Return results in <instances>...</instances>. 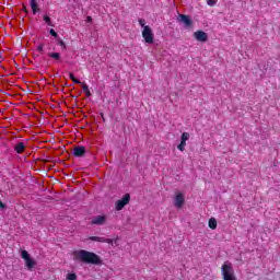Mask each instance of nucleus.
<instances>
[{
  "instance_id": "obj_1",
  "label": "nucleus",
  "mask_w": 280,
  "mask_h": 280,
  "mask_svg": "<svg viewBox=\"0 0 280 280\" xmlns=\"http://www.w3.org/2000/svg\"><path fill=\"white\" fill-rule=\"evenodd\" d=\"M74 259L83 264H92V266H102V258L100 255L89 252L86 249L75 250Z\"/></svg>"
},
{
  "instance_id": "obj_2",
  "label": "nucleus",
  "mask_w": 280,
  "mask_h": 280,
  "mask_svg": "<svg viewBox=\"0 0 280 280\" xmlns=\"http://www.w3.org/2000/svg\"><path fill=\"white\" fill-rule=\"evenodd\" d=\"M221 277L223 280H237L235 269H233V265L231 262H224L221 266Z\"/></svg>"
},
{
  "instance_id": "obj_3",
  "label": "nucleus",
  "mask_w": 280,
  "mask_h": 280,
  "mask_svg": "<svg viewBox=\"0 0 280 280\" xmlns=\"http://www.w3.org/2000/svg\"><path fill=\"white\" fill-rule=\"evenodd\" d=\"M142 38L148 45H152V43H154V33H152V27H150V25L144 26L142 31Z\"/></svg>"
},
{
  "instance_id": "obj_4",
  "label": "nucleus",
  "mask_w": 280,
  "mask_h": 280,
  "mask_svg": "<svg viewBox=\"0 0 280 280\" xmlns=\"http://www.w3.org/2000/svg\"><path fill=\"white\" fill-rule=\"evenodd\" d=\"M22 259H24L25 261L26 269L30 271H33L34 268L36 267V261L32 259L27 250H22Z\"/></svg>"
},
{
  "instance_id": "obj_5",
  "label": "nucleus",
  "mask_w": 280,
  "mask_h": 280,
  "mask_svg": "<svg viewBox=\"0 0 280 280\" xmlns=\"http://www.w3.org/2000/svg\"><path fill=\"white\" fill-rule=\"evenodd\" d=\"M177 21L183 23L186 30H191V27H194V20H191V15L179 14Z\"/></svg>"
},
{
  "instance_id": "obj_6",
  "label": "nucleus",
  "mask_w": 280,
  "mask_h": 280,
  "mask_svg": "<svg viewBox=\"0 0 280 280\" xmlns=\"http://www.w3.org/2000/svg\"><path fill=\"white\" fill-rule=\"evenodd\" d=\"M130 203V194H125L120 200L115 202L116 211H121L126 205Z\"/></svg>"
},
{
  "instance_id": "obj_7",
  "label": "nucleus",
  "mask_w": 280,
  "mask_h": 280,
  "mask_svg": "<svg viewBox=\"0 0 280 280\" xmlns=\"http://www.w3.org/2000/svg\"><path fill=\"white\" fill-rule=\"evenodd\" d=\"M187 141H189V132H183L180 143L177 145V150H179V152H185V145H187Z\"/></svg>"
},
{
  "instance_id": "obj_8",
  "label": "nucleus",
  "mask_w": 280,
  "mask_h": 280,
  "mask_svg": "<svg viewBox=\"0 0 280 280\" xmlns=\"http://www.w3.org/2000/svg\"><path fill=\"white\" fill-rule=\"evenodd\" d=\"M174 205L177 209H183V205H185V197L182 192H177L174 198Z\"/></svg>"
},
{
  "instance_id": "obj_9",
  "label": "nucleus",
  "mask_w": 280,
  "mask_h": 280,
  "mask_svg": "<svg viewBox=\"0 0 280 280\" xmlns=\"http://www.w3.org/2000/svg\"><path fill=\"white\" fill-rule=\"evenodd\" d=\"M86 154V148L84 145H78L73 149V156L78 159H82Z\"/></svg>"
},
{
  "instance_id": "obj_10",
  "label": "nucleus",
  "mask_w": 280,
  "mask_h": 280,
  "mask_svg": "<svg viewBox=\"0 0 280 280\" xmlns=\"http://www.w3.org/2000/svg\"><path fill=\"white\" fill-rule=\"evenodd\" d=\"M192 36L199 43H207V33L205 31H197L192 34Z\"/></svg>"
},
{
  "instance_id": "obj_11",
  "label": "nucleus",
  "mask_w": 280,
  "mask_h": 280,
  "mask_svg": "<svg viewBox=\"0 0 280 280\" xmlns=\"http://www.w3.org/2000/svg\"><path fill=\"white\" fill-rule=\"evenodd\" d=\"M91 224L96 225V226H102V225L106 224V215L94 217L91 221Z\"/></svg>"
},
{
  "instance_id": "obj_12",
  "label": "nucleus",
  "mask_w": 280,
  "mask_h": 280,
  "mask_svg": "<svg viewBox=\"0 0 280 280\" xmlns=\"http://www.w3.org/2000/svg\"><path fill=\"white\" fill-rule=\"evenodd\" d=\"M14 151L16 154H23L25 152V142H18L14 145Z\"/></svg>"
},
{
  "instance_id": "obj_13",
  "label": "nucleus",
  "mask_w": 280,
  "mask_h": 280,
  "mask_svg": "<svg viewBox=\"0 0 280 280\" xmlns=\"http://www.w3.org/2000/svg\"><path fill=\"white\" fill-rule=\"evenodd\" d=\"M208 226L212 231H215V229H218V220H215V218H210L208 221Z\"/></svg>"
},
{
  "instance_id": "obj_14",
  "label": "nucleus",
  "mask_w": 280,
  "mask_h": 280,
  "mask_svg": "<svg viewBox=\"0 0 280 280\" xmlns=\"http://www.w3.org/2000/svg\"><path fill=\"white\" fill-rule=\"evenodd\" d=\"M31 10H33V14L39 12L40 9L38 8V2L36 0H31Z\"/></svg>"
},
{
  "instance_id": "obj_15",
  "label": "nucleus",
  "mask_w": 280,
  "mask_h": 280,
  "mask_svg": "<svg viewBox=\"0 0 280 280\" xmlns=\"http://www.w3.org/2000/svg\"><path fill=\"white\" fill-rule=\"evenodd\" d=\"M82 90L85 93V97H91V90H89V85L86 83H82Z\"/></svg>"
},
{
  "instance_id": "obj_16",
  "label": "nucleus",
  "mask_w": 280,
  "mask_h": 280,
  "mask_svg": "<svg viewBox=\"0 0 280 280\" xmlns=\"http://www.w3.org/2000/svg\"><path fill=\"white\" fill-rule=\"evenodd\" d=\"M89 240L91 242H101L102 244L104 242V237H102V236H90Z\"/></svg>"
},
{
  "instance_id": "obj_17",
  "label": "nucleus",
  "mask_w": 280,
  "mask_h": 280,
  "mask_svg": "<svg viewBox=\"0 0 280 280\" xmlns=\"http://www.w3.org/2000/svg\"><path fill=\"white\" fill-rule=\"evenodd\" d=\"M44 21L46 24H48L50 27H54V24H51V18L49 15H44Z\"/></svg>"
},
{
  "instance_id": "obj_18",
  "label": "nucleus",
  "mask_w": 280,
  "mask_h": 280,
  "mask_svg": "<svg viewBox=\"0 0 280 280\" xmlns=\"http://www.w3.org/2000/svg\"><path fill=\"white\" fill-rule=\"evenodd\" d=\"M48 56L55 60H60V55L58 52H49Z\"/></svg>"
},
{
  "instance_id": "obj_19",
  "label": "nucleus",
  "mask_w": 280,
  "mask_h": 280,
  "mask_svg": "<svg viewBox=\"0 0 280 280\" xmlns=\"http://www.w3.org/2000/svg\"><path fill=\"white\" fill-rule=\"evenodd\" d=\"M67 280H78V275H75V273H68L67 275Z\"/></svg>"
},
{
  "instance_id": "obj_20",
  "label": "nucleus",
  "mask_w": 280,
  "mask_h": 280,
  "mask_svg": "<svg viewBox=\"0 0 280 280\" xmlns=\"http://www.w3.org/2000/svg\"><path fill=\"white\" fill-rule=\"evenodd\" d=\"M57 44L61 46L62 49H67V44L62 39H57Z\"/></svg>"
},
{
  "instance_id": "obj_21",
  "label": "nucleus",
  "mask_w": 280,
  "mask_h": 280,
  "mask_svg": "<svg viewBox=\"0 0 280 280\" xmlns=\"http://www.w3.org/2000/svg\"><path fill=\"white\" fill-rule=\"evenodd\" d=\"M138 23H139V25H140L141 27H143V30H145V27H148V25H145V20H143V19H139V20H138Z\"/></svg>"
},
{
  "instance_id": "obj_22",
  "label": "nucleus",
  "mask_w": 280,
  "mask_h": 280,
  "mask_svg": "<svg viewBox=\"0 0 280 280\" xmlns=\"http://www.w3.org/2000/svg\"><path fill=\"white\" fill-rule=\"evenodd\" d=\"M218 3V0H207V5H210V8H213Z\"/></svg>"
},
{
  "instance_id": "obj_23",
  "label": "nucleus",
  "mask_w": 280,
  "mask_h": 280,
  "mask_svg": "<svg viewBox=\"0 0 280 280\" xmlns=\"http://www.w3.org/2000/svg\"><path fill=\"white\" fill-rule=\"evenodd\" d=\"M113 238H106L104 237L103 244H113Z\"/></svg>"
},
{
  "instance_id": "obj_24",
  "label": "nucleus",
  "mask_w": 280,
  "mask_h": 280,
  "mask_svg": "<svg viewBox=\"0 0 280 280\" xmlns=\"http://www.w3.org/2000/svg\"><path fill=\"white\" fill-rule=\"evenodd\" d=\"M50 36H54V38H58V33L54 28L50 30Z\"/></svg>"
},
{
  "instance_id": "obj_25",
  "label": "nucleus",
  "mask_w": 280,
  "mask_h": 280,
  "mask_svg": "<svg viewBox=\"0 0 280 280\" xmlns=\"http://www.w3.org/2000/svg\"><path fill=\"white\" fill-rule=\"evenodd\" d=\"M44 48H45V46H44L43 44H40V45L37 47V51H39V54H43Z\"/></svg>"
},
{
  "instance_id": "obj_26",
  "label": "nucleus",
  "mask_w": 280,
  "mask_h": 280,
  "mask_svg": "<svg viewBox=\"0 0 280 280\" xmlns=\"http://www.w3.org/2000/svg\"><path fill=\"white\" fill-rule=\"evenodd\" d=\"M72 82L74 83V84H82V82L80 81V80H78V79H72Z\"/></svg>"
},
{
  "instance_id": "obj_27",
  "label": "nucleus",
  "mask_w": 280,
  "mask_h": 280,
  "mask_svg": "<svg viewBox=\"0 0 280 280\" xmlns=\"http://www.w3.org/2000/svg\"><path fill=\"white\" fill-rule=\"evenodd\" d=\"M69 78H70V80L73 81V80L75 79V75H74L72 72H70V73H69Z\"/></svg>"
},
{
  "instance_id": "obj_28",
  "label": "nucleus",
  "mask_w": 280,
  "mask_h": 280,
  "mask_svg": "<svg viewBox=\"0 0 280 280\" xmlns=\"http://www.w3.org/2000/svg\"><path fill=\"white\" fill-rule=\"evenodd\" d=\"M0 209H5V203L2 200H0Z\"/></svg>"
},
{
  "instance_id": "obj_29",
  "label": "nucleus",
  "mask_w": 280,
  "mask_h": 280,
  "mask_svg": "<svg viewBox=\"0 0 280 280\" xmlns=\"http://www.w3.org/2000/svg\"><path fill=\"white\" fill-rule=\"evenodd\" d=\"M23 10H24V12H26V14H27V8H26L25 5H23Z\"/></svg>"
},
{
  "instance_id": "obj_30",
  "label": "nucleus",
  "mask_w": 280,
  "mask_h": 280,
  "mask_svg": "<svg viewBox=\"0 0 280 280\" xmlns=\"http://www.w3.org/2000/svg\"><path fill=\"white\" fill-rule=\"evenodd\" d=\"M101 117H102L103 121H106V118H104L103 114H101Z\"/></svg>"
},
{
  "instance_id": "obj_31",
  "label": "nucleus",
  "mask_w": 280,
  "mask_h": 280,
  "mask_svg": "<svg viewBox=\"0 0 280 280\" xmlns=\"http://www.w3.org/2000/svg\"><path fill=\"white\" fill-rule=\"evenodd\" d=\"M88 21H93V19L91 16H88Z\"/></svg>"
}]
</instances>
